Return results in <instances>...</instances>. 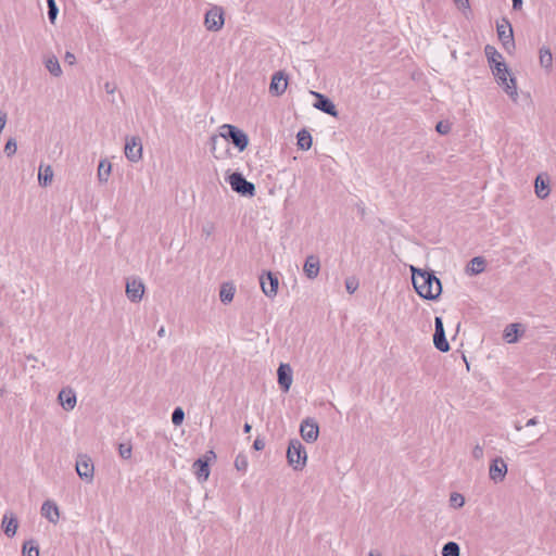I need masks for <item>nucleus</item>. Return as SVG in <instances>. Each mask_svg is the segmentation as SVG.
<instances>
[{"label":"nucleus","mask_w":556,"mask_h":556,"mask_svg":"<svg viewBox=\"0 0 556 556\" xmlns=\"http://www.w3.org/2000/svg\"><path fill=\"white\" fill-rule=\"evenodd\" d=\"M219 129V135H213L210 137V150L215 159H222L220 154H216L217 144H222V147L227 151L228 141H231L240 152L247 149L249 144V137L243 130L230 124H224Z\"/></svg>","instance_id":"obj_1"},{"label":"nucleus","mask_w":556,"mask_h":556,"mask_svg":"<svg viewBox=\"0 0 556 556\" xmlns=\"http://www.w3.org/2000/svg\"><path fill=\"white\" fill-rule=\"evenodd\" d=\"M412 281L419 296L426 300H437L442 292V285L432 270L410 266Z\"/></svg>","instance_id":"obj_2"},{"label":"nucleus","mask_w":556,"mask_h":556,"mask_svg":"<svg viewBox=\"0 0 556 556\" xmlns=\"http://www.w3.org/2000/svg\"><path fill=\"white\" fill-rule=\"evenodd\" d=\"M493 75L496 78L497 84L503 87L504 91L514 100H517V85L516 79L510 76L508 68L504 63H496L492 66Z\"/></svg>","instance_id":"obj_3"},{"label":"nucleus","mask_w":556,"mask_h":556,"mask_svg":"<svg viewBox=\"0 0 556 556\" xmlns=\"http://www.w3.org/2000/svg\"><path fill=\"white\" fill-rule=\"evenodd\" d=\"M288 464L294 470H302L306 465L307 454L305 447L298 439H292L289 442L287 450Z\"/></svg>","instance_id":"obj_4"},{"label":"nucleus","mask_w":556,"mask_h":556,"mask_svg":"<svg viewBox=\"0 0 556 556\" xmlns=\"http://www.w3.org/2000/svg\"><path fill=\"white\" fill-rule=\"evenodd\" d=\"M228 182L231 189L243 197H254L255 194V186L253 182L248 181L245 177L239 173L235 172L228 177Z\"/></svg>","instance_id":"obj_5"},{"label":"nucleus","mask_w":556,"mask_h":556,"mask_svg":"<svg viewBox=\"0 0 556 556\" xmlns=\"http://www.w3.org/2000/svg\"><path fill=\"white\" fill-rule=\"evenodd\" d=\"M224 12L222 8L215 5L205 13L204 25L210 31H218L224 26Z\"/></svg>","instance_id":"obj_6"},{"label":"nucleus","mask_w":556,"mask_h":556,"mask_svg":"<svg viewBox=\"0 0 556 556\" xmlns=\"http://www.w3.org/2000/svg\"><path fill=\"white\" fill-rule=\"evenodd\" d=\"M260 285L264 294L270 299L275 298L278 292L279 279L276 274L265 271L260 276Z\"/></svg>","instance_id":"obj_7"},{"label":"nucleus","mask_w":556,"mask_h":556,"mask_svg":"<svg viewBox=\"0 0 556 556\" xmlns=\"http://www.w3.org/2000/svg\"><path fill=\"white\" fill-rule=\"evenodd\" d=\"M433 344L437 350L443 353L448 352L451 349L450 343L445 337L442 317L439 316L434 318Z\"/></svg>","instance_id":"obj_8"},{"label":"nucleus","mask_w":556,"mask_h":556,"mask_svg":"<svg viewBox=\"0 0 556 556\" xmlns=\"http://www.w3.org/2000/svg\"><path fill=\"white\" fill-rule=\"evenodd\" d=\"M76 472L80 479L91 482L94 475V466L91 458L87 455L78 456L76 460Z\"/></svg>","instance_id":"obj_9"},{"label":"nucleus","mask_w":556,"mask_h":556,"mask_svg":"<svg viewBox=\"0 0 556 556\" xmlns=\"http://www.w3.org/2000/svg\"><path fill=\"white\" fill-rule=\"evenodd\" d=\"M302 439L307 443H314L319 435L318 424L313 418H305L300 426Z\"/></svg>","instance_id":"obj_10"},{"label":"nucleus","mask_w":556,"mask_h":556,"mask_svg":"<svg viewBox=\"0 0 556 556\" xmlns=\"http://www.w3.org/2000/svg\"><path fill=\"white\" fill-rule=\"evenodd\" d=\"M505 23H506L505 25L504 24L497 25V36H498V39L501 40L504 49L507 52H510L511 49L515 48L514 33H513L510 23L508 21H505Z\"/></svg>","instance_id":"obj_11"},{"label":"nucleus","mask_w":556,"mask_h":556,"mask_svg":"<svg viewBox=\"0 0 556 556\" xmlns=\"http://www.w3.org/2000/svg\"><path fill=\"white\" fill-rule=\"evenodd\" d=\"M507 475V465L502 457H495L489 468L490 479L495 483L502 482Z\"/></svg>","instance_id":"obj_12"},{"label":"nucleus","mask_w":556,"mask_h":556,"mask_svg":"<svg viewBox=\"0 0 556 556\" xmlns=\"http://www.w3.org/2000/svg\"><path fill=\"white\" fill-rule=\"evenodd\" d=\"M288 86V76L285 72L278 71L276 72L273 77L269 85V92L273 96H281Z\"/></svg>","instance_id":"obj_13"},{"label":"nucleus","mask_w":556,"mask_h":556,"mask_svg":"<svg viewBox=\"0 0 556 556\" xmlns=\"http://www.w3.org/2000/svg\"><path fill=\"white\" fill-rule=\"evenodd\" d=\"M312 94L316 98V102L314 103L316 109L333 117L338 116V110L328 97L319 92H312Z\"/></svg>","instance_id":"obj_14"},{"label":"nucleus","mask_w":556,"mask_h":556,"mask_svg":"<svg viewBox=\"0 0 556 556\" xmlns=\"http://www.w3.org/2000/svg\"><path fill=\"white\" fill-rule=\"evenodd\" d=\"M278 383L283 392H288L292 384V368L289 364L281 363L277 369Z\"/></svg>","instance_id":"obj_15"},{"label":"nucleus","mask_w":556,"mask_h":556,"mask_svg":"<svg viewBox=\"0 0 556 556\" xmlns=\"http://www.w3.org/2000/svg\"><path fill=\"white\" fill-rule=\"evenodd\" d=\"M320 270V261L317 255H308L305 260L303 271L308 279H315Z\"/></svg>","instance_id":"obj_16"},{"label":"nucleus","mask_w":556,"mask_h":556,"mask_svg":"<svg viewBox=\"0 0 556 556\" xmlns=\"http://www.w3.org/2000/svg\"><path fill=\"white\" fill-rule=\"evenodd\" d=\"M58 400L66 412L74 409L77 403L76 393L73 389H63L58 395Z\"/></svg>","instance_id":"obj_17"},{"label":"nucleus","mask_w":556,"mask_h":556,"mask_svg":"<svg viewBox=\"0 0 556 556\" xmlns=\"http://www.w3.org/2000/svg\"><path fill=\"white\" fill-rule=\"evenodd\" d=\"M535 194L539 199H545L548 197L549 189V178L547 176L538 175L534 181Z\"/></svg>","instance_id":"obj_18"},{"label":"nucleus","mask_w":556,"mask_h":556,"mask_svg":"<svg viewBox=\"0 0 556 556\" xmlns=\"http://www.w3.org/2000/svg\"><path fill=\"white\" fill-rule=\"evenodd\" d=\"M41 514L45 518L54 525L59 521L60 511L56 504L52 501L43 502L41 506Z\"/></svg>","instance_id":"obj_19"},{"label":"nucleus","mask_w":556,"mask_h":556,"mask_svg":"<svg viewBox=\"0 0 556 556\" xmlns=\"http://www.w3.org/2000/svg\"><path fill=\"white\" fill-rule=\"evenodd\" d=\"M17 527H18L17 519L14 517V515L13 514H10V515L4 514V516L2 518V528H3L4 533L9 538H13L16 534Z\"/></svg>","instance_id":"obj_20"},{"label":"nucleus","mask_w":556,"mask_h":556,"mask_svg":"<svg viewBox=\"0 0 556 556\" xmlns=\"http://www.w3.org/2000/svg\"><path fill=\"white\" fill-rule=\"evenodd\" d=\"M194 473L199 481H206L210 476L208 462L202 458H198L193 463Z\"/></svg>","instance_id":"obj_21"},{"label":"nucleus","mask_w":556,"mask_h":556,"mask_svg":"<svg viewBox=\"0 0 556 556\" xmlns=\"http://www.w3.org/2000/svg\"><path fill=\"white\" fill-rule=\"evenodd\" d=\"M125 155L130 162L139 161V148L137 147L136 137L126 140Z\"/></svg>","instance_id":"obj_22"},{"label":"nucleus","mask_w":556,"mask_h":556,"mask_svg":"<svg viewBox=\"0 0 556 556\" xmlns=\"http://www.w3.org/2000/svg\"><path fill=\"white\" fill-rule=\"evenodd\" d=\"M485 260L482 256H476L469 262L466 271L470 275H478L485 269Z\"/></svg>","instance_id":"obj_23"},{"label":"nucleus","mask_w":556,"mask_h":556,"mask_svg":"<svg viewBox=\"0 0 556 556\" xmlns=\"http://www.w3.org/2000/svg\"><path fill=\"white\" fill-rule=\"evenodd\" d=\"M53 170L50 165H40L38 170L39 185L46 187L52 182Z\"/></svg>","instance_id":"obj_24"},{"label":"nucleus","mask_w":556,"mask_h":556,"mask_svg":"<svg viewBox=\"0 0 556 556\" xmlns=\"http://www.w3.org/2000/svg\"><path fill=\"white\" fill-rule=\"evenodd\" d=\"M45 66L47 71L53 75L54 77H60L62 75V68L59 60L54 55H49L45 59Z\"/></svg>","instance_id":"obj_25"},{"label":"nucleus","mask_w":556,"mask_h":556,"mask_svg":"<svg viewBox=\"0 0 556 556\" xmlns=\"http://www.w3.org/2000/svg\"><path fill=\"white\" fill-rule=\"evenodd\" d=\"M236 288L230 282H225L220 287L219 298L224 304H228L233 300Z\"/></svg>","instance_id":"obj_26"},{"label":"nucleus","mask_w":556,"mask_h":556,"mask_svg":"<svg viewBox=\"0 0 556 556\" xmlns=\"http://www.w3.org/2000/svg\"><path fill=\"white\" fill-rule=\"evenodd\" d=\"M296 139H298L299 149L304 150V151L311 149L312 143H313V138H312V135L309 134V131H307L306 129H301L296 135Z\"/></svg>","instance_id":"obj_27"},{"label":"nucleus","mask_w":556,"mask_h":556,"mask_svg":"<svg viewBox=\"0 0 556 556\" xmlns=\"http://www.w3.org/2000/svg\"><path fill=\"white\" fill-rule=\"evenodd\" d=\"M126 295L132 302H137L139 300V282L137 281L136 278L127 280Z\"/></svg>","instance_id":"obj_28"},{"label":"nucleus","mask_w":556,"mask_h":556,"mask_svg":"<svg viewBox=\"0 0 556 556\" xmlns=\"http://www.w3.org/2000/svg\"><path fill=\"white\" fill-rule=\"evenodd\" d=\"M112 165L108 160H101L98 166V179L100 182H106L111 175Z\"/></svg>","instance_id":"obj_29"},{"label":"nucleus","mask_w":556,"mask_h":556,"mask_svg":"<svg viewBox=\"0 0 556 556\" xmlns=\"http://www.w3.org/2000/svg\"><path fill=\"white\" fill-rule=\"evenodd\" d=\"M484 53L491 67L496 63H504L502 54L493 46L486 45L484 48Z\"/></svg>","instance_id":"obj_30"},{"label":"nucleus","mask_w":556,"mask_h":556,"mask_svg":"<svg viewBox=\"0 0 556 556\" xmlns=\"http://www.w3.org/2000/svg\"><path fill=\"white\" fill-rule=\"evenodd\" d=\"M539 53L540 65L545 70L549 71L553 65V55L549 48L542 47Z\"/></svg>","instance_id":"obj_31"},{"label":"nucleus","mask_w":556,"mask_h":556,"mask_svg":"<svg viewBox=\"0 0 556 556\" xmlns=\"http://www.w3.org/2000/svg\"><path fill=\"white\" fill-rule=\"evenodd\" d=\"M519 324H509L504 330V339L507 343H515L519 336Z\"/></svg>","instance_id":"obj_32"},{"label":"nucleus","mask_w":556,"mask_h":556,"mask_svg":"<svg viewBox=\"0 0 556 556\" xmlns=\"http://www.w3.org/2000/svg\"><path fill=\"white\" fill-rule=\"evenodd\" d=\"M442 556H460V547L456 542L450 541L443 545Z\"/></svg>","instance_id":"obj_33"},{"label":"nucleus","mask_w":556,"mask_h":556,"mask_svg":"<svg viewBox=\"0 0 556 556\" xmlns=\"http://www.w3.org/2000/svg\"><path fill=\"white\" fill-rule=\"evenodd\" d=\"M23 556H39V548L34 542H26L22 549Z\"/></svg>","instance_id":"obj_34"},{"label":"nucleus","mask_w":556,"mask_h":556,"mask_svg":"<svg viewBox=\"0 0 556 556\" xmlns=\"http://www.w3.org/2000/svg\"><path fill=\"white\" fill-rule=\"evenodd\" d=\"M235 467L237 470L239 471H247V468H248V457L247 455L240 453L237 455L236 459H235Z\"/></svg>","instance_id":"obj_35"},{"label":"nucleus","mask_w":556,"mask_h":556,"mask_svg":"<svg viewBox=\"0 0 556 556\" xmlns=\"http://www.w3.org/2000/svg\"><path fill=\"white\" fill-rule=\"evenodd\" d=\"M47 4H48L49 20L51 23H54L56 16H58V13H59V9L56 7L55 0H47Z\"/></svg>","instance_id":"obj_36"},{"label":"nucleus","mask_w":556,"mask_h":556,"mask_svg":"<svg viewBox=\"0 0 556 556\" xmlns=\"http://www.w3.org/2000/svg\"><path fill=\"white\" fill-rule=\"evenodd\" d=\"M185 418V412L181 407H176L172 414V422L175 426H180Z\"/></svg>","instance_id":"obj_37"},{"label":"nucleus","mask_w":556,"mask_h":556,"mask_svg":"<svg viewBox=\"0 0 556 556\" xmlns=\"http://www.w3.org/2000/svg\"><path fill=\"white\" fill-rule=\"evenodd\" d=\"M451 505L456 508H460L465 504V498L460 493H452L450 497Z\"/></svg>","instance_id":"obj_38"},{"label":"nucleus","mask_w":556,"mask_h":556,"mask_svg":"<svg viewBox=\"0 0 556 556\" xmlns=\"http://www.w3.org/2000/svg\"><path fill=\"white\" fill-rule=\"evenodd\" d=\"M16 150H17V146H16V141L15 139L13 138H10L5 146H4V153L11 157L13 156L15 153H16Z\"/></svg>","instance_id":"obj_39"},{"label":"nucleus","mask_w":556,"mask_h":556,"mask_svg":"<svg viewBox=\"0 0 556 556\" xmlns=\"http://www.w3.org/2000/svg\"><path fill=\"white\" fill-rule=\"evenodd\" d=\"M215 231V224L213 222H205L202 225L201 233L203 237L208 238Z\"/></svg>","instance_id":"obj_40"},{"label":"nucleus","mask_w":556,"mask_h":556,"mask_svg":"<svg viewBox=\"0 0 556 556\" xmlns=\"http://www.w3.org/2000/svg\"><path fill=\"white\" fill-rule=\"evenodd\" d=\"M119 456L124 459H128L131 456V446L128 443H122L118 446Z\"/></svg>","instance_id":"obj_41"},{"label":"nucleus","mask_w":556,"mask_h":556,"mask_svg":"<svg viewBox=\"0 0 556 556\" xmlns=\"http://www.w3.org/2000/svg\"><path fill=\"white\" fill-rule=\"evenodd\" d=\"M345 288H346V291L352 294L354 293L357 288H358V281L356 278L354 277H350L345 280Z\"/></svg>","instance_id":"obj_42"},{"label":"nucleus","mask_w":556,"mask_h":556,"mask_svg":"<svg viewBox=\"0 0 556 556\" xmlns=\"http://www.w3.org/2000/svg\"><path fill=\"white\" fill-rule=\"evenodd\" d=\"M435 130L440 134V135H447L450 131H451V125L450 123L447 122H439L435 126Z\"/></svg>","instance_id":"obj_43"},{"label":"nucleus","mask_w":556,"mask_h":556,"mask_svg":"<svg viewBox=\"0 0 556 556\" xmlns=\"http://www.w3.org/2000/svg\"><path fill=\"white\" fill-rule=\"evenodd\" d=\"M472 457L477 460H480L483 458V446L480 444H476L472 448Z\"/></svg>","instance_id":"obj_44"},{"label":"nucleus","mask_w":556,"mask_h":556,"mask_svg":"<svg viewBox=\"0 0 556 556\" xmlns=\"http://www.w3.org/2000/svg\"><path fill=\"white\" fill-rule=\"evenodd\" d=\"M458 9L463 10L466 14L467 12H470V4L469 0H454Z\"/></svg>","instance_id":"obj_45"},{"label":"nucleus","mask_w":556,"mask_h":556,"mask_svg":"<svg viewBox=\"0 0 556 556\" xmlns=\"http://www.w3.org/2000/svg\"><path fill=\"white\" fill-rule=\"evenodd\" d=\"M264 447H265V441H264V439H262V438L257 437V438L254 440V442H253V448H254L255 451H262V450H264Z\"/></svg>","instance_id":"obj_46"},{"label":"nucleus","mask_w":556,"mask_h":556,"mask_svg":"<svg viewBox=\"0 0 556 556\" xmlns=\"http://www.w3.org/2000/svg\"><path fill=\"white\" fill-rule=\"evenodd\" d=\"M64 60L71 65H73L76 62L75 55L70 51L65 53Z\"/></svg>","instance_id":"obj_47"},{"label":"nucleus","mask_w":556,"mask_h":556,"mask_svg":"<svg viewBox=\"0 0 556 556\" xmlns=\"http://www.w3.org/2000/svg\"><path fill=\"white\" fill-rule=\"evenodd\" d=\"M7 125V114L2 111H0V132Z\"/></svg>","instance_id":"obj_48"},{"label":"nucleus","mask_w":556,"mask_h":556,"mask_svg":"<svg viewBox=\"0 0 556 556\" xmlns=\"http://www.w3.org/2000/svg\"><path fill=\"white\" fill-rule=\"evenodd\" d=\"M522 8V0H513V9L514 10H521Z\"/></svg>","instance_id":"obj_49"},{"label":"nucleus","mask_w":556,"mask_h":556,"mask_svg":"<svg viewBox=\"0 0 556 556\" xmlns=\"http://www.w3.org/2000/svg\"><path fill=\"white\" fill-rule=\"evenodd\" d=\"M538 422H539L538 418H536V417H533V418H530V419L527 421L526 426H527V427H532V426L538 425Z\"/></svg>","instance_id":"obj_50"},{"label":"nucleus","mask_w":556,"mask_h":556,"mask_svg":"<svg viewBox=\"0 0 556 556\" xmlns=\"http://www.w3.org/2000/svg\"><path fill=\"white\" fill-rule=\"evenodd\" d=\"M225 152L227 151L222 147V144L216 146V154H220L223 157Z\"/></svg>","instance_id":"obj_51"},{"label":"nucleus","mask_w":556,"mask_h":556,"mask_svg":"<svg viewBox=\"0 0 556 556\" xmlns=\"http://www.w3.org/2000/svg\"><path fill=\"white\" fill-rule=\"evenodd\" d=\"M104 88H105L106 92H109V93H112L114 91V87H112L111 84H109V83H106L104 85Z\"/></svg>","instance_id":"obj_52"},{"label":"nucleus","mask_w":556,"mask_h":556,"mask_svg":"<svg viewBox=\"0 0 556 556\" xmlns=\"http://www.w3.org/2000/svg\"><path fill=\"white\" fill-rule=\"evenodd\" d=\"M252 427L250 424L245 422L243 426V432L249 433L251 431Z\"/></svg>","instance_id":"obj_53"},{"label":"nucleus","mask_w":556,"mask_h":556,"mask_svg":"<svg viewBox=\"0 0 556 556\" xmlns=\"http://www.w3.org/2000/svg\"><path fill=\"white\" fill-rule=\"evenodd\" d=\"M369 556H381L380 552L379 551H376V549H371L369 552Z\"/></svg>","instance_id":"obj_54"},{"label":"nucleus","mask_w":556,"mask_h":556,"mask_svg":"<svg viewBox=\"0 0 556 556\" xmlns=\"http://www.w3.org/2000/svg\"><path fill=\"white\" fill-rule=\"evenodd\" d=\"M164 333H165V329H164V327H161V328H160V330L157 331V334H159L160 337H163V336H164Z\"/></svg>","instance_id":"obj_55"},{"label":"nucleus","mask_w":556,"mask_h":556,"mask_svg":"<svg viewBox=\"0 0 556 556\" xmlns=\"http://www.w3.org/2000/svg\"><path fill=\"white\" fill-rule=\"evenodd\" d=\"M514 427L517 431H520L522 429V426L519 422H516Z\"/></svg>","instance_id":"obj_56"},{"label":"nucleus","mask_w":556,"mask_h":556,"mask_svg":"<svg viewBox=\"0 0 556 556\" xmlns=\"http://www.w3.org/2000/svg\"><path fill=\"white\" fill-rule=\"evenodd\" d=\"M5 393V389L3 387H0V397L3 396Z\"/></svg>","instance_id":"obj_57"},{"label":"nucleus","mask_w":556,"mask_h":556,"mask_svg":"<svg viewBox=\"0 0 556 556\" xmlns=\"http://www.w3.org/2000/svg\"><path fill=\"white\" fill-rule=\"evenodd\" d=\"M140 294H141V298H142V296H143V294H144V286H143V283H141V291H140Z\"/></svg>","instance_id":"obj_58"},{"label":"nucleus","mask_w":556,"mask_h":556,"mask_svg":"<svg viewBox=\"0 0 556 556\" xmlns=\"http://www.w3.org/2000/svg\"><path fill=\"white\" fill-rule=\"evenodd\" d=\"M207 454L212 455L213 457H215V454L213 451H210Z\"/></svg>","instance_id":"obj_59"}]
</instances>
